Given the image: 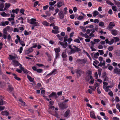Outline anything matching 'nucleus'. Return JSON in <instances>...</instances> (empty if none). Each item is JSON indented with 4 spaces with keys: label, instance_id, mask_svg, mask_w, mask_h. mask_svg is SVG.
Listing matches in <instances>:
<instances>
[{
    "label": "nucleus",
    "instance_id": "39448f33",
    "mask_svg": "<svg viewBox=\"0 0 120 120\" xmlns=\"http://www.w3.org/2000/svg\"><path fill=\"white\" fill-rule=\"evenodd\" d=\"M91 55L92 57L94 59L97 58L98 56H99V54L98 52H97L95 53H92Z\"/></svg>",
    "mask_w": 120,
    "mask_h": 120
},
{
    "label": "nucleus",
    "instance_id": "20e7f679",
    "mask_svg": "<svg viewBox=\"0 0 120 120\" xmlns=\"http://www.w3.org/2000/svg\"><path fill=\"white\" fill-rule=\"evenodd\" d=\"M75 73L77 74V76L79 77L81 76V74L83 73V72L80 69H77L76 70Z\"/></svg>",
    "mask_w": 120,
    "mask_h": 120
},
{
    "label": "nucleus",
    "instance_id": "f3484780",
    "mask_svg": "<svg viewBox=\"0 0 120 120\" xmlns=\"http://www.w3.org/2000/svg\"><path fill=\"white\" fill-rule=\"evenodd\" d=\"M33 51V49L31 47L28 50H26L25 51V53L26 54H27L30 53L32 52Z\"/></svg>",
    "mask_w": 120,
    "mask_h": 120
},
{
    "label": "nucleus",
    "instance_id": "2f4dec72",
    "mask_svg": "<svg viewBox=\"0 0 120 120\" xmlns=\"http://www.w3.org/2000/svg\"><path fill=\"white\" fill-rule=\"evenodd\" d=\"M56 1H53V2H50L49 3V5L52 6L56 3Z\"/></svg>",
    "mask_w": 120,
    "mask_h": 120
},
{
    "label": "nucleus",
    "instance_id": "4d7b16f0",
    "mask_svg": "<svg viewBox=\"0 0 120 120\" xmlns=\"http://www.w3.org/2000/svg\"><path fill=\"white\" fill-rule=\"evenodd\" d=\"M108 69L110 70H112V68H113V67L112 66L110 65H108Z\"/></svg>",
    "mask_w": 120,
    "mask_h": 120
},
{
    "label": "nucleus",
    "instance_id": "e2e57ef3",
    "mask_svg": "<svg viewBox=\"0 0 120 120\" xmlns=\"http://www.w3.org/2000/svg\"><path fill=\"white\" fill-rule=\"evenodd\" d=\"M84 18V17L82 16H79L77 18V19L78 20H81L83 19Z\"/></svg>",
    "mask_w": 120,
    "mask_h": 120
},
{
    "label": "nucleus",
    "instance_id": "4be33fe9",
    "mask_svg": "<svg viewBox=\"0 0 120 120\" xmlns=\"http://www.w3.org/2000/svg\"><path fill=\"white\" fill-rule=\"evenodd\" d=\"M56 94L55 92H53L50 95H49V98L53 97H56Z\"/></svg>",
    "mask_w": 120,
    "mask_h": 120
},
{
    "label": "nucleus",
    "instance_id": "f257e3e1",
    "mask_svg": "<svg viewBox=\"0 0 120 120\" xmlns=\"http://www.w3.org/2000/svg\"><path fill=\"white\" fill-rule=\"evenodd\" d=\"M69 50H68V52L69 55L74 53L77 52H79L81 51V50L78 48L76 46L73 45L69 46Z\"/></svg>",
    "mask_w": 120,
    "mask_h": 120
},
{
    "label": "nucleus",
    "instance_id": "9d476101",
    "mask_svg": "<svg viewBox=\"0 0 120 120\" xmlns=\"http://www.w3.org/2000/svg\"><path fill=\"white\" fill-rule=\"evenodd\" d=\"M111 34L113 35L116 36L117 34H118V31L116 29H113L111 30Z\"/></svg>",
    "mask_w": 120,
    "mask_h": 120
},
{
    "label": "nucleus",
    "instance_id": "3c124183",
    "mask_svg": "<svg viewBox=\"0 0 120 120\" xmlns=\"http://www.w3.org/2000/svg\"><path fill=\"white\" fill-rule=\"evenodd\" d=\"M67 7H65L64 8V13L65 15H66L67 14Z\"/></svg>",
    "mask_w": 120,
    "mask_h": 120
},
{
    "label": "nucleus",
    "instance_id": "37998d69",
    "mask_svg": "<svg viewBox=\"0 0 120 120\" xmlns=\"http://www.w3.org/2000/svg\"><path fill=\"white\" fill-rule=\"evenodd\" d=\"M19 9H16L15 10L14 9L13 10H12V12L14 13H16V14H17L18 13L17 12L19 11Z\"/></svg>",
    "mask_w": 120,
    "mask_h": 120
},
{
    "label": "nucleus",
    "instance_id": "c03bdc74",
    "mask_svg": "<svg viewBox=\"0 0 120 120\" xmlns=\"http://www.w3.org/2000/svg\"><path fill=\"white\" fill-rule=\"evenodd\" d=\"M106 2L107 3L109 4L110 5L112 6L114 5V4L112 2H111L110 1H109L108 0H107L106 1Z\"/></svg>",
    "mask_w": 120,
    "mask_h": 120
},
{
    "label": "nucleus",
    "instance_id": "aec40b11",
    "mask_svg": "<svg viewBox=\"0 0 120 120\" xmlns=\"http://www.w3.org/2000/svg\"><path fill=\"white\" fill-rule=\"evenodd\" d=\"M4 4L3 3H1L0 4V11H2L4 10L3 8L4 7Z\"/></svg>",
    "mask_w": 120,
    "mask_h": 120
},
{
    "label": "nucleus",
    "instance_id": "cd10ccee",
    "mask_svg": "<svg viewBox=\"0 0 120 120\" xmlns=\"http://www.w3.org/2000/svg\"><path fill=\"white\" fill-rule=\"evenodd\" d=\"M12 75L14 76V78L16 80L19 81L20 80V79L15 74H13Z\"/></svg>",
    "mask_w": 120,
    "mask_h": 120
},
{
    "label": "nucleus",
    "instance_id": "8fccbe9b",
    "mask_svg": "<svg viewBox=\"0 0 120 120\" xmlns=\"http://www.w3.org/2000/svg\"><path fill=\"white\" fill-rule=\"evenodd\" d=\"M36 71L38 73H41L42 72L43 70L41 69H38Z\"/></svg>",
    "mask_w": 120,
    "mask_h": 120
},
{
    "label": "nucleus",
    "instance_id": "a19ab883",
    "mask_svg": "<svg viewBox=\"0 0 120 120\" xmlns=\"http://www.w3.org/2000/svg\"><path fill=\"white\" fill-rule=\"evenodd\" d=\"M31 34L30 32H27L26 30H25L24 32V34L26 35H27Z\"/></svg>",
    "mask_w": 120,
    "mask_h": 120
},
{
    "label": "nucleus",
    "instance_id": "58836bf2",
    "mask_svg": "<svg viewBox=\"0 0 120 120\" xmlns=\"http://www.w3.org/2000/svg\"><path fill=\"white\" fill-rule=\"evenodd\" d=\"M52 74L55 75L57 73V70L54 69L51 71Z\"/></svg>",
    "mask_w": 120,
    "mask_h": 120
},
{
    "label": "nucleus",
    "instance_id": "bb28decb",
    "mask_svg": "<svg viewBox=\"0 0 120 120\" xmlns=\"http://www.w3.org/2000/svg\"><path fill=\"white\" fill-rule=\"evenodd\" d=\"M56 53H58L60 51V48H55L54 49Z\"/></svg>",
    "mask_w": 120,
    "mask_h": 120
},
{
    "label": "nucleus",
    "instance_id": "69168bd1",
    "mask_svg": "<svg viewBox=\"0 0 120 120\" xmlns=\"http://www.w3.org/2000/svg\"><path fill=\"white\" fill-rule=\"evenodd\" d=\"M3 34H8V33L7 32V30L5 28L3 29Z\"/></svg>",
    "mask_w": 120,
    "mask_h": 120
},
{
    "label": "nucleus",
    "instance_id": "052dcab7",
    "mask_svg": "<svg viewBox=\"0 0 120 120\" xmlns=\"http://www.w3.org/2000/svg\"><path fill=\"white\" fill-rule=\"evenodd\" d=\"M114 39H112L109 41V45H111L112 44L113 42H114Z\"/></svg>",
    "mask_w": 120,
    "mask_h": 120
},
{
    "label": "nucleus",
    "instance_id": "a211bd4d",
    "mask_svg": "<svg viewBox=\"0 0 120 120\" xmlns=\"http://www.w3.org/2000/svg\"><path fill=\"white\" fill-rule=\"evenodd\" d=\"M61 56L62 58H65L67 56L66 54V52L65 51L63 52Z\"/></svg>",
    "mask_w": 120,
    "mask_h": 120
},
{
    "label": "nucleus",
    "instance_id": "4c0bfd02",
    "mask_svg": "<svg viewBox=\"0 0 120 120\" xmlns=\"http://www.w3.org/2000/svg\"><path fill=\"white\" fill-rule=\"evenodd\" d=\"M113 39H114V42H116L119 41L120 40L119 38L118 37H114Z\"/></svg>",
    "mask_w": 120,
    "mask_h": 120
},
{
    "label": "nucleus",
    "instance_id": "338daca9",
    "mask_svg": "<svg viewBox=\"0 0 120 120\" xmlns=\"http://www.w3.org/2000/svg\"><path fill=\"white\" fill-rule=\"evenodd\" d=\"M108 94L111 97H112L113 95V93L112 91L109 92L108 93Z\"/></svg>",
    "mask_w": 120,
    "mask_h": 120
},
{
    "label": "nucleus",
    "instance_id": "bf43d9fd",
    "mask_svg": "<svg viewBox=\"0 0 120 120\" xmlns=\"http://www.w3.org/2000/svg\"><path fill=\"white\" fill-rule=\"evenodd\" d=\"M87 61V60L86 59H83L81 60V64L83 63H85Z\"/></svg>",
    "mask_w": 120,
    "mask_h": 120
},
{
    "label": "nucleus",
    "instance_id": "4468645a",
    "mask_svg": "<svg viewBox=\"0 0 120 120\" xmlns=\"http://www.w3.org/2000/svg\"><path fill=\"white\" fill-rule=\"evenodd\" d=\"M27 77L28 79L30 82L34 83V78L31 77L30 76L28 75H27Z\"/></svg>",
    "mask_w": 120,
    "mask_h": 120
},
{
    "label": "nucleus",
    "instance_id": "f03ea898",
    "mask_svg": "<svg viewBox=\"0 0 120 120\" xmlns=\"http://www.w3.org/2000/svg\"><path fill=\"white\" fill-rule=\"evenodd\" d=\"M67 41L66 39H64V42L61 41H59L58 43L59 45L60 44L61 46H63V47L64 48H66L68 44L66 42Z\"/></svg>",
    "mask_w": 120,
    "mask_h": 120
},
{
    "label": "nucleus",
    "instance_id": "864d4df0",
    "mask_svg": "<svg viewBox=\"0 0 120 120\" xmlns=\"http://www.w3.org/2000/svg\"><path fill=\"white\" fill-rule=\"evenodd\" d=\"M34 26H40L39 24L38 23V22H36L34 24Z\"/></svg>",
    "mask_w": 120,
    "mask_h": 120
},
{
    "label": "nucleus",
    "instance_id": "a18cd8bd",
    "mask_svg": "<svg viewBox=\"0 0 120 120\" xmlns=\"http://www.w3.org/2000/svg\"><path fill=\"white\" fill-rule=\"evenodd\" d=\"M98 51L99 52L100 55H102L104 54L103 51L102 50H99Z\"/></svg>",
    "mask_w": 120,
    "mask_h": 120
},
{
    "label": "nucleus",
    "instance_id": "9b49d317",
    "mask_svg": "<svg viewBox=\"0 0 120 120\" xmlns=\"http://www.w3.org/2000/svg\"><path fill=\"white\" fill-rule=\"evenodd\" d=\"M9 23L8 21H5L1 22L0 24V26H5L6 25H8Z\"/></svg>",
    "mask_w": 120,
    "mask_h": 120
},
{
    "label": "nucleus",
    "instance_id": "7c9ffc66",
    "mask_svg": "<svg viewBox=\"0 0 120 120\" xmlns=\"http://www.w3.org/2000/svg\"><path fill=\"white\" fill-rule=\"evenodd\" d=\"M45 54L49 58V59L50 61H51V56L48 53L46 52L45 53Z\"/></svg>",
    "mask_w": 120,
    "mask_h": 120
},
{
    "label": "nucleus",
    "instance_id": "e433bc0d",
    "mask_svg": "<svg viewBox=\"0 0 120 120\" xmlns=\"http://www.w3.org/2000/svg\"><path fill=\"white\" fill-rule=\"evenodd\" d=\"M8 34H3L2 37L4 39H6L7 38V36Z\"/></svg>",
    "mask_w": 120,
    "mask_h": 120
},
{
    "label": "nucleus",
    "instance_id": "0e129e2a",
    "mask_svg": "<svg viewBox=\"0 0 120 120\" xmlns=\"http://www.w3.org/2000/svg\"><path fill=\"white\" fill-rule=\"evenodd\" d=\"M22 70L23 71L24 73H28L29 72V71H27L26 69H25L24 68V69Z\"/></svg>",
    "mask_w": 120,
    "mask_h": 120
},
{
    "label": "nucleus",
    "instance_id": "de8ad7c7",
    "mask_svg": "<svg viewBox=\"0 0 120 120\" xmlns=\"http://www.w3.org/2000/svg\"><path fill=\"white\" fill-rule=\"evenodd\" d=\"M103 88L106 92H108L109 90H109V89L106 86L105 87V86H104Z\"/></svg>",
    "mask_w": 120,
    "mask_h": 120
},
{
    "label": "nucleus",
    "instance_id": "412c9836",
    "mask_svg": "<svg viewBox=\"0 0 120 120\" xmlns=\"http://www.w3.org/2000/svg\"><path fill=\"white\" fill-rule=\"evenodd\" d=\"M41 23L44 26H49V23L46 21H43Z\"/></svg>",
    "mask_w": 120,
    "mask_h": 120
},
{
    "label": "nucleus",
    "instance_id": "f704fd0d",
    "mask_svg": "<svg viewBox=\"0 0 120 120\" xmlns=\"http://www.w3.org/2000/svg\"><path fill=\"white\" fill-rule=\"evenodd\" d=\"M13 89V88L11 86L9 85L8 86V90L11 91H12Z\"/></svg>",
    "mask_w": 120,
    "mask_h": 120
},
{
    "label": "nucleus",
    "instance_id": "13d9d810",
    "mask_svg": "<svg viewBox=\"0 0 120 120\" xmlns=\"http://www.w3.org/2000/svg\"><path fill=\"white\" fill-rule=\"evenodd\" d=\"M91 38L90 37L89 38L86 39H85V41L86 42H90V39Z\"/></svg>",
    "mask_w": 120,
    "mask_h": 120
},
{
    "label": "nucleus",
    "instance_id": "6e6552de",
    "mask_svg": "<svg viewBox=\"0 0 120 120\" xmlns=\"http://www.w3.org/2000/svg\"><path fill=\"white\" fill-rule=\"evenodd\" d=\"M56 5L58 8H60L62 6L64 5V2L63 1H59L57 3Z\"/></svg>",
    "mask_w": 120,
    "mask_h": 120
},
{
    "label": "nucleus",
    "instance_id": "680f3d73",
    "mask_svg": "<svg viewBox=\"0 0 120 120\" xmlns=\"http://www.w3.org/2000/svg\"><path fill=\"white\" fill-rule=\"evenodd\" d=\"M113 49V48L112 46H110L109 47L108 49L109 51H112Z\"/></svg>",
    "mask_w": 120,
    "mask_h": 120
},
{
    "label": "nucleus",
    "instance_id": "09e8293b",
    "mask_svg": "<svg viewBox=\"0 0 120 120\" xmlns=\"http://www.w3.org/2000/svg\"><path fill=\"white\" fill-rule=\"evenodd\" d=\"M112 8L113 10L116 11H117V8L116 6H113L112 7Z\"/></svg>",
    "mask_w": 120,
    "mask_h": 120
},
{
    "label": "nucleus",
    "instance_id": "a878e982",
    "mask_svg": "<svg viewBox=\"0 0 120 120\" xmlns=\"http://www.w3.org/2000/svg\"><path fill=\"white\" fill-rule=\"evenodd\" d=\"M99 14L98 12L97 11H95L93 12V16L94 17H96L97 15Z\"/></svg>",
    "mask_w": 120,
    "mask_h": 120
},
{
    "label": "nucleus",
    "instance_id": "c85d7f7f",
    "mask_svg": "<svg viewBox=\"0 0 120 120\" xmlns=\"http://www.w3.org/2000/svg\"><path fill=\"white\" fill-rule=\"evenodd\" d=\"M9 56V59L11 60L15 59L16 57L15 56H13L11 55H10Z\"/></svg>",
    "mask_w": 120,
    "mask_h": 120
},
{
    "label": "nucleus",
    "instance_id": "5fc2aeb1",
    "mask_svg": "<svg viewBox=\"0 0 120 120\" xmlns=\"http://www.w3.org/2000/svg\"><path fill=\"white\" fill-rule=\"evenodd\" d=\"M116 56H119L120 55V52L119 50H117L116 51Z\"/></svg>",
    "mask_w": 120,
    "mask_h": 120
},
{
    "label": "nucleus",
    "instance_id": "dca6fc26",
    "mask_svg": "<svg viewBox=\"0 0 120 120\" xmlns=\"http://www.w3.org/2000/svg\"><path fill=\"white\" fill-rule=\"evenodd\" d=\"M29 23L31 24H34L36 22V20L32 18L30 19Z\"/></svg>",
    "mask_w": 120,
    "mask_h": 120
},
{
    "label": "nucleus",
    "instance_id": "0eeeda50",
    "mask_svg": "<svg viewBox=\"0 0 120 120\" xmlns=\"http://www.w3.org/2000/svg\"><path fill=\"white\" fill-rule=\"evenodd\" d=\"M64 13H63V11L61 10L58 13L59 17L60 19L63 18L64 17Z\"/></svg>",
    "mask_w": 120,
    "mask_h": 120
},
{
    "label": "nucleus",
    "instance_id": "c9c22d12",
    "mask_svg": "<svg viewBox=\"0 0 120 120\" xmlns=\"http://www.w3.org/2000/svg\"><path fill=\"white\" fill-rule=\"evenodd\" d=\"M54 108L55 107L54 106H49L48 109L49 111L50 112H51V110L54 109Z\"/></svg>",
    "mask_w": 120,
    "mask_h": 120
},
{
    "label": "nucleus",
    "instance_id": "c756f323",
    "mask_svg": "<svg viewBox=\"0 0 120 120\" xmlns=\"http://www.w3.org/2000/svg\"><path fill=\"white\" fill-rule=\"evenodd\" d=\"M105 64V60H103V62H100V63L99 64L98 66H104Z\"/></svg>",
    "mask_w": 120,
    "mask_h": 120
},
{
    "label": "nucleus",
    "instance_id": "ea45409f",
    "mask_svg": "<svg viewBox=\"0 0 120 120\" xmlns=\"http://www.w3.org/2000/svg\"><path fill=\"white\" fill-rule=\"evenodd\" d=\"M19 42L20 44L22 46H24L25 45V43L22 41H19Z\"/></svg>",
    "mask_w": 120,
    "mask_h": 120
},
{
    "label": "nucleus",
    "instance_id": "72a5a7b5",
    "mask_svg": "<svg viewBox=\"0 0 120 120\" xmlns=\"http://www.w3.org/2000/svg\"><path fill=\"white\" fill-rule=\"evenodd\" d=\"M104 23L102 22H100L99 23V26L101 27H103L104 26Z\"/></svg>",
    "mask_w": 120,
    "mask_h": 120
},
{
    "label": "nucleus",
    "instance_id": "f8f14e48",
    "mask_svg": "<svg viewBox=\"0 0 120 120\" xmlns=\"http://www.w3.org/2000/svg\"><path fill=\"white\" fill-rule=\"evenodd\" d=\"M90 116L91 117L94 119H96V118L95 116L94 112V111L90 112Z\"/></svg>",
    "mask_w": 120,
    "mask_h": 120
},
{
    "label": "nucleus",
    "instance_id": "393cba45",
    "mask_svg": "<svg viewBox=\"0 0 120 120\" xmlns=\"http://www.w3.org/2000/svg\"><path fill=\"white\" fill-rule=\"evenodd\" d=\"M13 63L14 65L16 66H19V63L18 62L15 60H13Z\"/></svg>",
    "mask_w": 120,
    "mask_h": 120
},
{
    "label": "nucleus",
    "instance_id": "5701e85b",
    "mask_svg": "<svg viewBox=\"0 0 120 120\" xmlns=\"http://www.w3.org/2000/svg\"><path fill=\"white\" fill-rule=\"evenodd\" d=\"M94 63L93 64V65L97 68H98L99 67L95 65V64H98L99 62L97 60H95L94 61Z\"/></svg>",
    "mask_w": 120,
    "mask_h": 120
},
{
    "label": "nucleus",
    "instance_id": "423d86ee",
    "mask_svg": "<svg viewBox=\"0 0 120 120\" xmlns=\"http://www.w3.org/2000/svg\"><path fill=\"white\" fill-rule=\"evenodd\" d=\"M54 30H52V33L55 34H56L59 33V31L58 30V27L57 26H54L53 27Z\"/></svg>",
    "mask_w": 120,
    "mask_h": 120
},
{
    "label": "nucleus",
    "instance_id": "1a4fd4ad",
    "mask_svg": "<svg viewBox=\"0 0 120 120\" xmlns=\"http://www.w3.org/2000/svg\"><path fill=\"white\" fill-rule=\"evenodd\" d=\"M70 111L69 110H68L65 112L64 114V117H66L68 118L70 116Z\"/></svg>",
    "mask_w": 120,
    "mask_h": 120
},
{
    "label": "nucleus",
    "instance_id": "79ce46f5",
    "mask_svg": "<svg viewBox=\"0 0 120 120\" xmlns=\"http://www.w3.org/2000/svg\"><path fill=\"white\" fill-rule=\"evenodd\" d=\"M101 70L102 69L101 68H99L98 70V74L99 77H100L101 76Z\"/></svg>",
    "mask_w": 120,
    "mask_h": 120
},
{
    "label": "nucleus",
    "instance_id": "6ab92c4d",
    "mask_svg": "<svg viewBox=\"0 0 120 120\" xmlns=\"http://www.w3.org/2000/svg\"><path fill=\"white\" fill-rule=\"evenodd\" d=\"M5 6L4 9V10H5L8 9L10 6V4L9 3H5Z\"/></svg>",
    "mask_w": 120,
    "mask_h": 120
},
{
    "label": "nucleus",
    "instance_id": "ddd939ff",
    "mask_svg": "<svg viewBox=\"0 0 120 120\" xmlns=\"http://www.w3.org/2000/svg\"><path fill=\"white\" fill-rule=\"evenodd\" d=\"M1 114L3 115H5L6 116H8L9 115V112L6 111H2L1 112Z\"/></svg>",
    "mask_w": 120,
    "mask_h": 120
},
{
    "label": "nucleus",
    "instance_id": "49530a36",
    "mask_svg": "<svg viewBox=\"0 0 120 120\" xmlns=\"http://www.w3.org/2000/svg\"><path fill=\"white\" fill-rule=\"evenodd\" d=\"M94 85L95 86L94 88H95V89L97 87H98V88H99L100 87L99 84H98L97 83H96L94 84Z\"/></svg>",
    "mask_w": 120,
    "mask_h": 120
},
{
    "label": "nucleus",
    "instance_id": "b1692460",
    "mask_svg": "<svg viewBox=\"0 0 120 120\" xmlns=\"http://www.w3.org/2000/svg\"><path fill=\"white\" fill-rule=\"evenodd\" d=\"M87 74L88 75V76H89L90 78L91 79L92 78V77L91 76L92 73L91 71H87Z\"/></svg>",
    "mask_w": 120,
    "mask_h": 120
},
{
    "label": "nucleus",
    "instance_id": "603ef678",
    "mask_svg": "<svg viewBox=\"0 0 120 120\" xmlns=\"http://www.w3.org/2000/svg\"><path fill=\"white\" fill-rule=\"evenodd\" d=\"M23 50V48L22 47H21L20 49L18 50V51L19 52V53L20 54L22 52Z\"/></svg>",
    "mask_w": 120,
    "mask_h": 120
},
{
    "label": "nucleus",
    "instance_id": "2eb2a0df",
    "mask_svg": "<svg viewBox=\"0 0 120 120\" xmlns=\"http://www.w3.org/2000/svg\"><path fill=\"white\" fill-rule=\"evenodd\" d=\"M114 72L119 75H120V69L115 68L114 70Z\"/></svg>",
    "mask_w": 120,
    "mask_h": 120
},
{
    "label": "nucleus",
    "instance_id": "7ed1b4c3",
    "mask_svg": "<svg viewBox=\"0 0 120 120\" xmlns=\"http://www.w3.org/2000/svg\"><path fill=\"white\" fill-rule=\"evenodd\" d=\"M59 106L61 109H66L68 107L64 103V102H62L60 103L59 104Z\"/></svg>",
    "mask_w": 120,
    "mask_h": 120
},
{
    "label": "nucleus",
    "instance_id": "473e14b6",
    "mask_svg": "<svg viewBox=\"0 0 120 120\" xmlns=\"http://www.w3.org/2000/svg\"><path fill=\"white\" fill-rule=\"evenodd\" d=\"M109 25L113 27L115 26V24L113 22H111L109 23Z\"/></svg>",
    "mask_w": 120,
    "mask_h": 120
},
{
    "label": "nucleus",
    "instance_id": "774afa93",
    "mask_svg": "<svg viewBox=\"0 0 120 120\" xmlns=\"http://www.w3.org/2000/svg\"><path fill=\"white\" fill-rule=\"evenodd\" d=\"M116 108L119 110V111L120 110V105L119 104H117L116 105Z\"/></svg>",
    "mask_w": 120,
    "mask_h": 120
},
{
    "label": "nucleus",
    "instance_id": "6e6d98bb",
    "mask_svg": "<svg viewBox=\"0 0 120 120\" xmlns=\"http://www.w3.org/2000/svg\"><path fill=\"white\" fill-rule=\"evenodd\" d=\"M1 15L4 17H5L7 16V14L5 13V12H4L1 13Z\"/></svg>",
    "mask_w": 120,
    "mask_h": 120
}]
</instances>
